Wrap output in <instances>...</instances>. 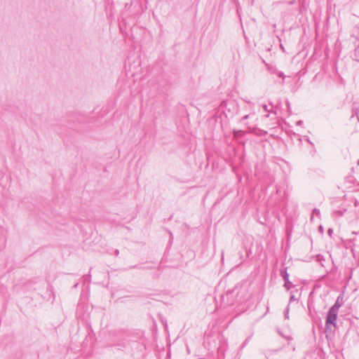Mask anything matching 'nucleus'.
Wrapping results in <instances>:
<instances>
[{
	"label": "nucleus",
	"instance_id": "nucleus-1",
	"mask_svg": "<svg viewBox=\"0 0 359 359\" xmlns=\"http://www.w3.org/2000/svg\"><path fill=\"white\" fill-rule=\"evenodd\" d=\"M337 313L338 311L334 309H330L327 316L326 319L325 326L326 328H328L330 325H336L337 319Z\"/></svg>",
	"mask_w": 359,
	"mask_h": 359
},
{
	"label": "nucleus",
	"instance_id": "nucleus-2",
	"mask_svg": "<svg viewBox=\"0 0 359 359\" xmlns=\"http://www.w3.org/2000/svg\"><path fill=\"white\" fill-rule=\"evenodd\" d=\"M280 275L285 280L284 287L286 288L287 290H289L292 286V283L289 280V274L287 273L286 270H281Z\"/></svg>",
	"mask_w": 359,
	"mask_h": 359
},
{
	"label": "nucleus",
	"instance_id": "nucleus-3",
	"mask_svg": "<svg viewBox=\"0 0 359 359\" xmlns=\"http://www.w3.org/2000/svg\"><path fill=\"white\" fill-rule=\"evenodd\" d=\"M339 300H340V297H338L336 302L334 303V304L330 309H334L335 311H338L339 308L342 305V302H341Z\"/></svg>",
	"mask_w": 359,
	"mask_h": 359
},
{
	"label": "nucleus",
	"instance_id": "nucleus-4",
	"mask_svg": "<svg viewBox=\"0 0 359 359\" xmlns=\"http://www.w3.org/2000/svg\"><path fill=\"white\" fill-rule=\"evenodd\" d=\"M249 117H250V115H245V116H244L243 117V118L241 119V122H242V123H243L245 125H246V126H247V127H248V128H249V129H250V127L249 126H248V124H247V123H245V121L246 119H248Z\"/></svg>",
	"mask_w": 359,
	"mask_h": 359
},
{
	"label": "nucleus",
	"instance_id": "nucleus-5",
	"mask_svg": "<svg viewBox=\"0 0 359 359\" xmlns=\"http://www.w3.org/2000/svg\"><path fill=\"white\" fill-rule=\"evenodd\" d=\"M285 318L289 319V306H287L286 311L285 312Z\"/></svg>",
	"mask_w": 359,
	"mask_h": 359
},
{
	"label": "nucleus",
	"instance_id": "nucleus-6",
	"mask_svg": "<svg viewBox=\"0 0 359 359\" xmlns=\"http://www.w3.org/2000/svg\"><path fill=\"white\" fill-rule=\"evenodd\" d=\"M320 215V210L318 209H314L313 210V215L318 216Z\"/></svg>",
	"mask_w": 359,
	"mask_h": 359
},
{
	"label": "nucleus",
	"instance_id": "nucleus-7",
	"mask_svg": "<svg viewBox=\"0 0 359 359\" xmlns=\"http://www.w3.org/2000/svg\"><path fill=\"white\" fill-rule=\"evenodd\" d=\"M263 108H264V111H267V112H269V111H270V109H269V108H268V106H267V105H266V104L263 105Z\"/></svg>",
	"mask_w": 359,
	"mask_h": 359
},
{
	"label": "nucleus",
	"instance_id": "nucleus-8",
	"mask_svg": "<svg viewBox=\"0 0 359 359\" xmlns=\"http://www.w3.org/2000/svg\"><path fill=\"white\" fill-rule=\"evenodd\" d=\"M332 231H332V229H328V231H327V233H328V234H329L330 236H331V235H332Z\"/></svg>",
	"mask_w": 359,
	"mask_h": 359
},
{
	"label": "nucleus",
	"instance_id": "nucleus-9",
	"mask_svg": "<svg viewBox=\"0 0 359 359\" xmlns=\"http://www.w3.org/2000/svg\"><path fill=\"white\" fill-rule=\"evenodd\" d=\"M242 133H243V132H242L241 130H238V131L236 132L235 135H241V134H242Z\"/></svg>",
	"mask_w": 359,
	"mask_h": 359
},
{
	"label": "nucleus",
	"instance_id": "nucleus-10",
	"mask_svg": "<svg viewBox=\"0 0 359 359\" xmlns=\"http://www.w3.org/2000/svg\"><path fill=\"white\" fill-rule=\"evenodd\" d=\"M302 123H303L302 121H299L297 122V125H298V126H301Z\"/></svg>",
	"mask_w": 359,
	"mask_h": 359
},
{
	"label": "nucleus",
	"instance_id": "nucleus-11",
	"mask_svg": "<svg viewBox=\"0 0 359 359\" xmlns=\"http://www.w3.org/2000/svg\"><path fill=\"white\" fill-rule=\"evenodd\" d=\"M116 255H118V250H116Z\"/></svg>",
	"mask_w": 359,
	"mask_h": 359
}]
</instances>
